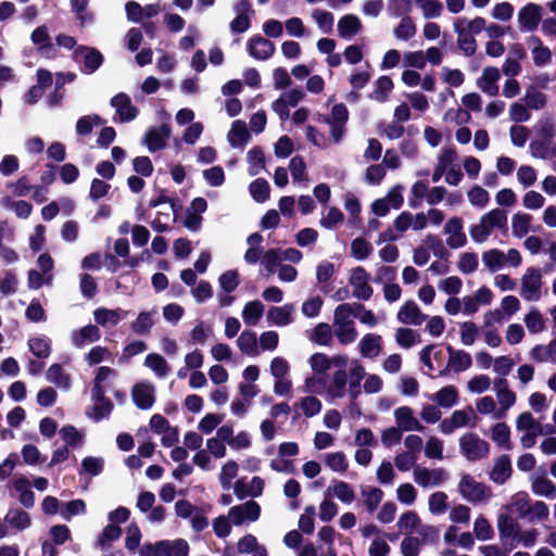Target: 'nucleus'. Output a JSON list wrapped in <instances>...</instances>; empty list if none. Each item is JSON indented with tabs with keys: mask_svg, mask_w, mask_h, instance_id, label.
Returning a JSON list of instances; mask_svg holds the SVG:
<instances>
[{
	"mask_svg": "<svg viewBox=\"0 0 556 556\" xmlns=\"http://www.w3.org/2000/svg\"><path fill=\"white\" fill-rule=\"evenodd\" d=\"M237 553L250 556H267V549L252 534H245L237 543Z\"/></svg>",
	"mask_w": 556,
	"mask_h": 556,
	"instance_id": "obj_33",
	"label": "nucleus"
},
{
	"mask_svg": "<svg viewBox=\"0 0 556 556\" xmlns=\"http://www.w3.org/2000/svg\"><path fill=\"white\" fill-rule=\"evenodd\" d=\"M393 416L396 427L401 431H422L425 427L415 417L414 410L408 406H401L394 409Z\"/></svg>",
	"mask_w": 556,
	"mask_h": 556,
	"instance_id": "obj_21",
	"label": "nucleus"
},
{
	"mask_svg": "<svg viewBox=\"0 0 556 556\" xmlns=\"http://www.w3.org/2000/svg\"><path fill=\"white\" fill-rule=\"evenodd\" d=\"M482 263L490 271H497L505 266L504 252L498 249H490L482 253Z\"/></svg>",
	"mask_w": 556,
	"mask_h": 556,
	"instance_id": "obj_58",
	"label": "nucleus"
},
{
	"mask_svg": "<svg viewBox=\"0 0 556 556\" xmlns=\"http://www.w3.org/2000/svg\"><path fill=\"white\" fill-rule=\"evenodd\" d=\"M13 488L18 492L20 503L26 508H30L35 504L34 492L29 488V481L25 477H18L13 481Z\"/></svg>",
	"mask_w": 556,
	"mask_h": 556,
	"instance_id": "obj_49",
	"label": "nucleus"
},
{
	"mask_svg": "<svg viewBox=\"0 0 556 556\" xmlns=\"http://www.w3.org/2000/svg\"><path fill=\"white\" fill-rule=\"evenodd\" d=\"M111 105L115 109L117 119L122 123L136 118L138 109L132 105L128 94L121 92L111 99Z\"/></svg>",
	"mask_w": 556,
	"mask_h": 556,
	"instance_id": "obj_20",
	"label": "nucleus"
},
{
	"mask_svg": "<svg viewBox=\"0 0 556 556\" xmlns=\"http://www.w3.org/2000/svg\"><path fill=\"white\" fill-rule=\"evenodd\" d=\"M249 191L254 201L263 203L269 198L270 187L267 180L257 178L250 184Z\"/></svg>",
	"mask_w": 556,
	"mask_h": 556,
	"instance_id": "obj_64",
	"label": "nucleus"
},
{
	"mask_svg": "<svg viewBox=\"0 0 556 556\" xmlns=\"http://www.w3.org/2000/svg\"><path fill=\"white\" fill-rule=\"evenodd\" d=\"M501 78L500 70L495 66L483 68L481 76L477 79V86L488 96L495 97L498 93L497 81Z\"/></svg>",
	"mask_w": 556,
	"mask_h": 556,
	"instance_id": "obj_24",
	"label": "nucleus"
},
{
	"mask_svg": "<svg viewBox=\"0 0 556 556\" xmlns=\"http://www.w3.org/2000/svg\"><path fill=\"white\" fill-rule=\"evenodd\" d=\"M491 439L501 448L511 450L510 429L505 422H497L491 428Z\"/></svg>",
	"mask_w": 556,
	"mask_h": 556,
	"instance_id": "obj_48",
	"label": "nucleus"
},
{
	"mask_svg": "<svg viewBox=\"0 0 556 556\" xmlns=\"http://www.w3.org/2000/svg\"><path fill=\"white\" fill-rule=\"evenodd\" d=\"M265 306L258 301L248 302L242 309V319L248 326H255L264 314Z\"/></svg>",
	"mask_w": 556,
	"mask_h": 556,
	"instance_id": "obj_47",
	"label": "nucleus"
},
{
	"mask_svg": "<svg viewBox=\"0 0 556 556\" xmlns=\"http://www.w3.org/2000/svg\"><path fill=\"white\" fill-rule=\"evenodd\" d=\"M237 345L243 354L256 355L258 354L256 333L250 330H244L237 339Z\"/></svg>",
	"mask_w": 556,
	"mask_h": 556,
	"instance_id": "obj_55",
	"label": "nucleus"
},
{
	"mask_svg": "<svg viewBox=\"0 0 556 556\" xmlns=\"http://www.w3.org/2000/svg\"><path fill=\"white\" fill-rule=\"evenodd\" d=\"M239 466L235 460L226 462L219 472L218 479L224 490L228 491L233 486L232 480L238 476Z\"/></svg>",
	"mask_w": 556,
	"mask_h": 556,
	"instance_id": "obj_60",
	"label": "nucleus"
},
{
	"mask_svg": "<svg viewBox=\"0 0 556 556\" xmlns=\"http://www.w3.org/2000/svg\"><path fill=\"white\" fill-rule=\"evenodd\" d=\"M247 50L255 60L265 61L274 54L275 45L270 40L257 35L248 40Z\"/></svg>",
	"mask_w": 556,
	"mask_h": 556,
	"instance_id": "obj_19",
	"label": "nucleus"
},
{
	"mask_svg": "<svg viewBox=\"0 0 556 556\" xmlns=\"http://www.w3.org/2000/svg\"><path fill=\"white\" fill-rule=\"evenodd\" d=\"M530 496L526 492H517L506 505V509L510 514H517L519 517H528L530 515Z\"/></svg>",
	"mask_w": 556,
	"mask_h": 556,
	"instance_id": "obj_38",
	"label": "nucleus"
},
{
	"mask_svg": "<svg viewBox=\"0 0 556 556\" xmlns=\"http://www.w3.org/2000/svg\"><path fill=\"white\" fill-rule=\"evenodd\" d=\"M506 224V212L501 208H493L484 213L477 224L470 226V238L476 243H483L490 238L495 228H504Z\"/></svg>",
	"mask_w": 556,
	"mask_h": 556,
	"instance_id": "obj_3",
	"label": "nucleus"
},
{
	"mask_svg": "<svg viewBox=\"0 0 556 556\" xmlns=\"http://www.w3.org/2000/svg\"><path fill=\"white\" fill-rule=\"evenodd\" d=\"M333 333L343 345L353 343L357 338V330L354 323L333 325Z\"/></svg>",
	"mask_w": 556,
	"mask_h": 556,
	"instance_id": "obj_59",
	"label": "nucleus"
},
{
	"mask_svg": "<svg viewBox=\"0 0 556 556\" xmlns=\"http://www.w3.org/2000/svg\"><path fill=\"white\" fill-rule=\"evenodd\" d=\"M420 9L424 18H439L443 13V3L440 0H414Z\"/></svg>",
	"mask_w": 556,
	"mask_h": 556,
	"instance_id": "obj_56",
	"label": "nucleus"
},
{
	"mask_svg": "<svg viewBox=\"0 0 556 556\" xmlns=\"http://www.w3.org/2000/svg\"><path fill=\"white\" fill-rule=\"evenodd\" d=\"M510 225L511 235L518 239L526 237L529 232L536 231L533 226V216L523 211H518L511 216Z\"/></svg>",
	"mask_w": 556,
	"mask_h": 556,
	"instance_id": "obj_25",
	"label": "nucleus"
},
{
	"mask_svg": "<svg viewBox=\"0 0 556 556\" xmlns=\"http://www.w3.org/2000/svg\"><path fill=\"white\" fill-rule=\"evenodd\" d=\"M294 305L285 304L282 306H273L267 312V320L277 327L288 326L293 321Z\"/></svg>",
	"mask_w": 556,
	"mask_h": 556,
	"instance_id": "obj_29",
	"label": "nucleus"
},
{
	"mask_svg": "<svg viewBox=\"0 0 556 556\" xmlns=\"http://www.w3.org/2000/svg\"><path fill=\"white\" fill-rule=\"evenodd\" d=\"M156 311L141 312L131 323V329L137 334H148L155 324Z\"/></svg>",
	"mask_w": 556,
	"mask_h": 556,
	"instance_id": "obj_46",
	"label": "nucleus"
},
{
	"mask_svg": "<svg viewBox=\"0 0 556 556\" xmlns=\"http://www.w3.org/2000/svg\"><path fill=\"white\" fill-rule=\"evenodd\" d=\"M357 346L362 357L377 358L382 352V337L376 333H366L362 337Z\"/></svg>",
	"mask_w": 556,
	"mask_h": 556,
	"instance_id": "obj_26",
	"label": "nucleus"
},
{
	"mask_svg": "<svg viewBox=\"0 0 556 556\" xmlns=\"http://www.w3.org/2000/svg\"><path fill=\"white\" fill-rule=\"evenodd\" d=\"M496 527L498 530L500 538L503 541L509 540V539L513 540V538L515 536V534L518 530V525H517L516 520L513 518L510 513L500 514L497 516Z\"/></svg>",
	"mask_w": 556,
	"mask_h": 556,
	"instance_id": "obj_45",
	"label": "nucleus"
},
{
	"mask_svg": "<svg viewBox=\"0 0 556 556\" xmlns=\"http://www.w3.org/2000/svg\"><path fill=\"white\" fill-rule=\"evenodd\" d=\"M308 339L318 345H329L332 340L331 327L326 323H319L308 333Z\"/></svg>",
	"mask_w": 556,
	"mask_h": 556,
	"instance_id": "obj_61",
	"label": "nucleus"
},
{
	"mask_svg": "<svg viewBox=\"0 0 556 556\" xmlns=\"http://www.w3.org/2000/svg\"><path fill=\"white\" fill-rule=\"evenodd\" d=\"M431 400L443 408H451L458 403L459 394L458 390L454 386H445L435 392Z\"/></svg>",
	"mask_w": 556,
	"mask_h": 556,
	"instance_id": "obj_39",
	"label": "nucleus"
},
{
	"mask_svg": "<svg viewBox=\"0 0 556 556\" xmlns=\"http://www.w3.org/2000/svg\"><path fill=\"white\" fill-rule=\"evenodd\" d=\"M459 453L468 462H478L490 455V444L476 432H466L458 440Z\"/></svg>",
	"mask_w": 556,
	"mask_h": 556,
	"instance_id": "obj_4",
	"label": "nucleus"
},
{
	"mask_svg": "<svg viewBox=\"0 0 556 556\" xmlns=\"http://www.w3.org/2000/svg\"><path fill=\"white\" fill-rule=\"evenodd\" d=\"M414 481L427 489L443 484L447 479V473L443 468L429 469L416 466L413 471Z\"/></svg>",
	"mask_w": 556,
	"mask_h": 556,
	"instance_id": "obj_12",
	"label": "nucleus"
},
{
	"mask_svg": "<svg viewBox=\"0 0 556 556\" xmlns=\"http://www.w3.org/2000/svg\"><path fill=\"white\" fill-rule=\"evenodd\" d=\"M446 351L448 355L447 364L446 367L440 371V376H444L448 371H466L471 367L472 357L468 352L464 350H457L452 346H447Z\"/></svg>",
	"mask_w": 556,
	"mask_h": 556,
	"instance_id": "obj_14",
	"label": "nucleus"
},
{
	"mask_svg": "<svg viewBox=\"0 0 556 556\" xmlns=\"http://www.w3.org/2000/svg\"><path fill=\"white\" fill-rule=\"evenodd\" d=\"M247 243L249 248L244 253V261L250 265L256 264L263 254V237L258 232H254L247 238Z\"/></svg>",
	"mask_w": 556,
	"mask_h": 556,
	"instance_id": "obj_43",
	"label": "nucleus"
},
{
	"mask_svg": "<svg viewBox=\"0 0 556 556\" xmlns=\"http://www.w3.org/2000/svg\"><path fill=\"white\" fill-rule=\"evenodd\" d=\"M485 20L482 16H477L472 20L467 17H458L453 24L454 33H464L470 36L481 33L485 28Z\"/></svg>",
	"mask_w": 556,
	"mask_h": 556,
	"instance_id": "obj_34",
	"label": "nucleus"
},
{
	"mask_svg": "<svg viewBox=\"0 0 556 556\" xmlns=\"http://www.w3.org/2000/svg\"><path fill=\"white\" fill-rule=\"evenodd\" d=\"M349 372L346 370H336L327 383V396L330 400H338L348 393Z\"/></svg>",
	"mask_w": 556,
	"mask_h": 556,
	"instance_id": "obj_27",
	"label": "nucleus"
},
{
	"mask_svg": "<svg viewBox=\"0 0 556 556\" xmlns=\"http://www.w3.org/2000/svg\"><path fill=\"white\" fill-rule=\"evenodd\" d=\"M397 527L405 534H412L413 532L424 534L427 530L431 529L428 526H424L419 516L413 510H408L400 516Z\"/></svg>",
	"mask_w": 556,
	"mask_h": 556,
	"instance_id": "obj_28",
	"label": "nucleus"
},
{
	"mask_svg": "<svg viewBox=\"0 0 556 556\" xmlns=\"http://www.w3.org/2000/svg\"><path fill=\"white\" fill-rule=\"evenodd\" d=\"M4 522L21 531L27 529L30 526L31 519L26 511L20 508H12L7 513Z\"/></svg>",
	"mask_w": 556,
	"mask_h": 556,
	"instance_id": "obj_53",
	"label": "nucleus"
},
{
	"mask_svg": "<svg viewBox=\"0 0 556 556\" xmlns=\"http://www.w3.org/2000/svg\"><path fill=\"white\" fill-rule=\"evenodd\" d=\"M28 348L35 356L47 358L51 353V340L43 334L34 336L28 340Z\"/></svg>",
	"mask_w": 556,
	"mask_h": 556,
	"instance_id": "obj_52",
	"label": "nucleus"
},
{
	"mask_svg": "<svg viewBox=\"0 0 556 556\" xmlns=\"http://www.w3.org/2000/svg\"><path fill=\"white\" fill-rule=\"evenodd\" d=\"M478 336H479V328L473 321L467 320V321L459 324V339H460V343L463 345H465V346L473 345Z\"/></svg>",
	"mask_w": 556,
	"mask_h": 556,
	"instance_id": "obj_62",
	"label": "nucleus"
},
{
	"mask_svg": "<svg viewBox=\"0 0 556 556\" xmlns=\"http://www.w3.org/2000/svg\"><path fill=\"white\" fill-rule=\"evenodd\" d=\"M326 495H331L344 504H351L355 500V492L344 481H333L327 489Z\"/></svg>",
	"mask_w": 556,
	"mask_h": 556,
	"instance_id": "obj_41",
	"label": "nucleus"
},
{
	"mask_svg": "<svg viewBox=\"0 0 556 556\" xmlns=\"http://www.w3.org/2000/svg\"><path fill=\"white\" fill-rule=\"evenodd\" d=\"M467 199L473 207L482 210L488 206L490 202V194L481 186L476 185L467 192Z\"/></svg>",
	"mask_w": 556,
	"mask_h": 556,
	"instance_id": "obj_63",
	"label": "nucleus"
},
{
	"mask_svg": "<svg viewBox=\"0 0 556 556\" xmlns=\"http://www.w3.org/2000/svg\"><path fill=\"white\" fill-rule=\"evenodd\" d=\"M457 491L464 500L472 504L484 503L492 497L491 488L478 481L469 473L460 476Z\"/></svg>",
	"mask_w": 556,
	"mask_h": 556,
	"instance_id": "obj_5",
	"label": "nucleus"
},
{
	"mask_svg": "<svg viewBox=\"0 0 556 556\" xmlns=\"http://www.w3.org/2000/svg\"><path fill=\"white\" fill-rule=\"evenodd\" d=\"M144 366L151 369L157 378H165L169 372V366L166 359L157 354L150 353L146 356Z\"/></svg>",
	"mask_w": 556,
	"mask_h": 556,
	"instance_id": "obj_54",
	"label": "nucleus"
},
{
	"mask_svg": "<svg viewBox=\"0 0 556 556\" xmlns=\"http://www.w3.org/2000/svg\"><path fill=\"white\" fill-rule=\"evenodd\" d=\"M531 45V55L535 66H545L552 62L553 53L549 48L545 47L542 40L536 36L529 38Z\"/></svg>",
	"mask_w": 556,
	"mask_h": 556,
	"instance_id": "obj_32",
	"label": "nucleus"
},
{
	"mask_svg": "<svg viewBox=\"0 0 556 556\" xmlns=\"http://www.w3.org/2000/svg\"><path fill=\"white\" fill-rule=\"evenodd\" d=\"M543 16V9L540 4L528 2L518 10L517 25L521 33H532L540 25Z\"/></svg>",
	"mask_w": 556,
	"mask_h": 556,
	"instance_id": "obj_9",
	"label": "nucleus"
},
{
	"mask_svg": "<svg viewBox=\"0 0 556 556\" xmlns=\"http://www.w3.org/2000/svg\"><path fill=\"white\" fill-rule=\"evenodd\" d=\"M131 396L138 408L149 409L153 406L155 401V387L151 382H139L134 386Z\"/></svg>",
	"mask_w": 556,
	"mask_h": 556,
	"instance_id": "obj_16",
	"label": "nucleus"
},
{
	"mask_svg": "<svg viewBox=\"0 0 556 556\" xmlns=\"http://www.w3.org/2000/svg\"><path fill=\"white\" fill-rule=\"evenodd\" d=\"M396 318L405 325L420 326L427 320L428 316L421 312L415 301L408 300L400 307Z\"/></svg>",
	"mask_w": 556,
	"mask_h": 556,
	"instance_id": "obj_17",
	"label": "nucleus"
},
{
	"mask_svg": "<svg viewBox=\"0 0 556 556\" xmlns=\"http://www.w3.org/2000/svg\"><path fill=\"white\" fill-rule=\"evenodd\" d=\"M543 274L541 268L530 266L520 277L519 295L526 302H539L542 299Z\"/></svg>",
	"mask_w": 556,
	"mask_h": 556,
	"instance_id": "obj_6",
	"label": "nucleus"
},
{
	"mask_svg": "<svg viewBox=\"0 0 556 556\" xmlns=\"http://www.w3.org/2000/svg\"><path fill=\"white\" fill-rule=\"evenodd\" d=\"M189 545L184 539L159 541V556H188Z\"/></svg>",
	"mask_w": 556,
	"mask_h": 556,
	"instance_id": "obj_35",
	"label": "nucleus"
},
{
	"mask_svg": "<svg viewBox=\"0 0 556 556\" xmlns=\"http://www.w3.org/2000/svg\"><path fill=\"white\" fill-rule=\"evenodd\" d=\"M349 111L343 103L334 104L330 115L318 114L316 121L329 126V136L326 137L312 125L306 126V139L319 149H327L330 144H339L344 137Z\"/></svg>",
	"mask_w": 556,
	"mask_h": 556,
	"instance_id": "obj_1",
	"label": "nucleus"
},
{
	"mask_svg": "<svg viewBox=\"0 0 556 556\" xmlns=\"http://www.w3.org/2000/svg\"><path fill=\"white\" fill-rule=\"evenodd\" d=\"M101 338L100 330L94 325H87L79 330H76L72 333L71 339L72 343L76 348H83L87 344L93 343Z\"/></svg>",
	"mask_w": 556,
	"mask_h": 556,
	"instance_id": "obj_36",
	"label": "nucleus"
},
{
	"mask_svg": "<svg viewBox=\"0 0 556 556\" xmlns=\"http://www.w3.org/2000/svg\"><path fill=\"white\" fill-rule=\"evenodd\" d=\"M169 136V126L167 124H163L160 127L149 129L143 137V143L148 147L150 152H155L166 146V141Z\"/></svg>",
	"mask_w": 556,
	"mask_h": 556,
	"instance_id": "obj_23",
	"label": "nucleus"
},
{
	"mask_svg": "<svg viewBox=\"0 0 556 556\" xmlns=\"http://www.w3.org/2000/svg\"><path fill=\"white\" fill-rule=\"evenodd\" d=\"M523 323L528 331L532 334L543 332L546 329V323L543 314L535 307H532L525 316Z\"/></svg>",
	"mask_w": 556,
	"mask_h": 556,
	"instance_id": "obj_51",
	"label": "nucleus"
},
{
	"mask_svg": "<svg viewBox=\"0 0 556 556\" xmlns=\"http://www.w3.org/2000/svg\"><path fill=\"white\" fill-rule=\"evenodd\" d=\"M228 142L232 148L242 149L250 139L247 125L243 121L237 119L231 124V128L227 135Z\"/></svg>",
	"mask_w": 556,
	"mask_h": 556,
	"instance_id": "obj_37",
	"label": "nucleus"
},
{
	"mask_svg": "<svg viewBox=\"0 0 556 556\" xmlns=\"http://www.w3.org/2000/svg\"><path fill=\"white\" fill-rule=\"evenodd\" d=\"M349 285L352 287V295L361 301H368L374 289L370 286V275L362 266L352 268L349 273Z\"/></svg>",
	"mask_w": 556,
	"mask_h": 556,
	"instance_id": "obj_8",
	"label": "nucleus"
},
{
	"mask_svg": "<svg viewBox=\"0 0 556 556\" xmlns=\"http://www.w3.org/2000/svg\"><path fill=\"white\" fill-rule=\"evenodd\" d=\"M394 88V84L389 76H380L375 81V88L369 93V99L378 102L384 103L389 100L390 93Z\"/></svg>",
	"mask_w": 556,
	"mask_h": 556,
	"instance_id": "obj_40",
	"label": "nucleus"
},
{
	"mask_svg": "<svg viewBox=\"0 0 556 556\" xmlns=\"http://www.w3.org/2000/svg\"><path fill=\"white\" fill-rule=\"evenodd\" d=\"M403 191L404 187L401 185L391 188L384 198L378 199L372 203V212L377 216H386L391 208H400L404 202Z\"/></svg>",
	"mask_w": 556,
	"mask_h": 556,
	"instance_id": "obj_11",
	"label": "nucleus"
},
{
	"mask_svg": "<svg viewBox=\"0 0 556 556\" xmlns=\"http://www.w3.org/2000/svg\"><path fill=\"white\" fill-rule=\"evenodd\" d=\"M76 61L84 63V72L91 74L97 71L103 62V56L100 51L89 47H78L74 51Z\"/></svg>",
	"mask_w": 556,
	"mask_h": 556,
	"instance_id": "obj_18",
	"label": "nucleus"
},
{
	"mask_svg": "<svg viewBox=\"0 0 556 556\" xmlns=\"http://www.w3.org/2000/svg\"><path fill=\"white\" fill-rule=\"evenodd\" d=\"M265 482L261 477H253L250 482L239 479L233 483V492L239 500L258 497L264 490Z\"/></svg>",
	"mask_w": 556,
	"mask_h": 556,
	"instance_id": "obj_22",
	"label": "nucleus"
},
{
	"mask_svg": "<svg viewBox=\"0 0 556 556\" xmlns=\"http://www.w3.org/2000/svg\"><path fill=\"white\" fill-rule=\"evenodd\" d=\"M531 490L535 495L539 496H556V485L544 476H534L531 478Z\"/></svg>",
	"mask_w": 556,
	"mask_h": 556,
	"instance_id": "obj_50",
	"label": "nucleus"
},
{
	"mask_svg": "<svg viewBox=\"0 0 556 556\" xmlns=\"http://www.w3.org/2000/svg\"><path fill=\"white\" fill-rule=\"evenodd\" d=\"M494 392L500 405L497 418H504L507 412L516 404L517 394L509 389L506 379H498L495 381Z\"/></svg>",
	"mask_w": 556,
	"mask_h": 556,
	"instance_id": "obj_13",
	"label": "nucleus"
},
{
	"mask_svg": "<svg viewBox=\"0 0 556 556\" xmlns=\"http://www.w3.org/2000/svg\"><path fill=\"white\" fill-rule=\"evenodd\" d=\"M444 233L447 235L446 244L451 249L463 248L467 243V237L464 232V224L460 217L454 216L444 225Z\"/></svg>",
	"mask_w": 556,
	"mask_h": 556,
	"instance_id": "obj_15",
	"label": "nucleus"
},
{
	"mask_svg": "<svg viewBox=\"0 0 556 556\" xmlns=\"http://www.w3.org/2000/svg\"><path fill=\"white\" fill-rule=\"evenodd\" d=\"M525 102L531 110H542L547 105V96L538 88L530 86L526 89Z\"/></svg>",
	"mask_w": 556,
	"mask_h": 556,
	"instance_id": "obj_57",
	"label": "nucleus"
},
{
	"mask_svg": "<svg viewBox=\"0 0 556 556\" xmlns=\"http://www.w3.org/2000/svg\"><path fill=\"white\" fill-rule=\"evenodd\" d=\"M337 27L340 37L351 39L362 30L363 24L358 16L345 14L338 21Z\"/></svg>",
	"mask_w": 556,
	"mask_h": 556,
	"instance_id": "obj_31",
	"label": "nucleus"
},
{
	"mask_svg": "<svg viewBox=\"0 0 556 556\" xmlns=\"http://www.w3.org/2000/svg\"><path fill=\"white\" fill-rule=\"evenodd\" d=\"M426 227L427 217L425 213L413 214L404 211L394 219L392 228H388L379 235L378 243L395 241L408 229L420 231Z\"/></svg>",
	"mask_w": 556,
	"mask_h": 556,
	"instance_id": "obj_2",
	"label": "nucleus"
},
{
	"mask_svg": "<svg viewBox=\"0 0 556 556\" xmlns=\"http://www.w3.org/2000/svg\"><path fill=\"white\" fill-rule=\"evenodd\" d=\"M261 506L254 501L232 506L228 511V518L233 526H241L244 522H254L260 518Z\"/></svg>",
	"mask_w": 556,
	"mask_h": 556,
	"instance_id": "obj_10",
	"label": "nucleus"
},
{
	"mask_svg": "<svg viewBox=\"0 0 556 556\" xmlns=\"http://www.w3.org/2000/svg\"><path fill=\"white\" fill-rule=\"evenodd\" d=\"M511 471V465L508 456L503 455L494 463L490 473V479L497 484H503L510 477Z\"/></svg>",
	"mask_w": 556,
	"mask_h": 556,
	"instance_id": "obj_44",
	"label": "nucleus"
},
{
	"mask_svg": "<svg viewBox=\"0 0 556 556\" xmlns=\"http://www.w3.org/2000/svg\"><path fill=\"white\" fill-rule=\"evenodd\" d=\"M126 315L122 309L98 308L93 312L94 320L102 327L116 326Z\"/></svg>",
	"mask_w": 556,
	"mask_h": 556,
	"instance_id": "obj_42",
	"label": "nucleus"
},
{
	"mask_svg": "<svg viewBox=\"0 0 556 556\" xmlns=\"http://www.w3.org/2000/svg\"><path fill=\"white\" fill-rule=\"evenodd\" d=\"M46 379L48 382L56 386L58 388L67 391L71 389L72 378L71 375L66 371L63 365L61 364H52L47 372Z\"/></svg>",
	"mask_w": 556,
	"mask_h": 556,
	"instance_id": "obj_30",
	"label": "nucleus"
},
{
	"mask_svg": "<svg viewBox=\"0 0 556 556\" xmlns=\"http://www.w3.org/2000/svg\"><path fill=\"white\" fill-rule=\"evenodd\" d=\"M477 416L472 407L454 410L448 417L444 418L439 429L443 434H452L457 429L465 427H476Z\"/></svg>",
	"mask_w": 556,
	"mask_h": 556,
	"instance_id": "obj_7",
	"label": "nucleus"
}]
</instances>
